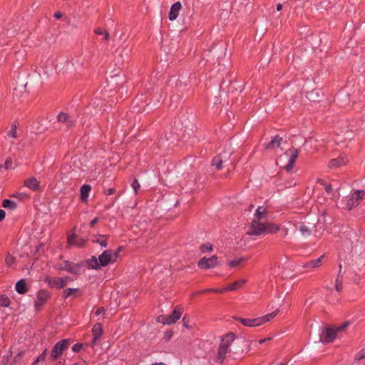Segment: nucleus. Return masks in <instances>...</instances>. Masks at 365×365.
Masks as SVG:
<instances>
[{"instance_id": "obj_1", "label": "nucleus", "mask_w": 365, "mask_h": 365, "mask_svg": "<svg viewBox=\"0 0 365 365\" xmlns=\"http://www.w3.org/2000/svg\"><path fill=\"white\" fill-rule=\"evenodd\" d=\"M267 217L266 209L263 207H258L247 233L250 235H261L277 232L279 229V227L275 224L267 223Z\"/></svg>"}, {"instance_id": "obj_2", "label": "nucleus", "mask_w": 365, "mask_h": 365, "mask_svg": "<svg viewBox=\"0 0 365 365\" xmlns=\"http://www.w3.org/2000/svg\"><path fill=\"white\" fill-rule=\"evenodd\" d=\"M235 339V336L233 333H229L222 338L217 354L215 356L216 361L222 363L224 361L226 354L230 351V346Z\"/></svg>"}, {"instance_id": "obj_3", "label": "nucleus", "mask_w": 365, "mask_h": 365, "mask_svg": "<svg viewBox=\"0 0 365 365\" xmlns=\"http://www.w3.org/2000/svg\"><path fill=\"white\" fill-rule=\"evenodd\" d=\"M117 256L118 252H113L110 250H106L98 257V259L93 257L90 265L94 269H97L99 265L106 266L110 262L115 261Z\"/></svg>"}, {"instance_id": "obj_4", "label": "nucleus", "mask_w": 365, "mask_h": 365, "mask_svg": "<svg viewBox=\"0 0 365 365\" xmlns=\"http://www.w3.org/2000/svg\"><path fill=\"white\" fill-rule=\"evenodd\" d=\"M279 310L277 309L272 313L266 314L265 316L257 317L255 319H245V318H235L236 320L239 321L240 323H242L244 326L248 327H259L272 319L274 318L277 314L279 313Z\"/></svg>"}, {"instance_id": "obj_5", "label": "nucleus", "mask_w": 365, "mask_h": 365, "mask_svg": "<svg viewBox=\"0 0 365 365\" xmlns=\"http://www.w3.org/2000/svg\"><path fill=\"white\" fill-rule=\"evenodd\" d=\"M349 325V323H344V324L339 326L336 328H324L320 334V341L323 343L332 342L337 336V333L345 329Z\"/></svg>"}, {"instance_id": "obj_6", "label": "nucleus", "mask_w": 365, "mask_h": 365, "mask_svg": "<svg viewBox=\"0 0 365 365\" xmlns=\"http://www.w3.org/2000/svg\"><path fill=\"white\" fill-rule=\"evenodd\" d=\"M182 314V309L180 307H176L170 315H160L157 318V321L163 324L170 325L179 320Z\"/></svg>"}, {"instance_id": "obj_7", "label": "nucleus", "mask_w": 365, "mask_h": 365, "mask_svg": "<svg viewBox=\"0 0 365 365\" xmlns=\"http://www.w3.org/2000/svg\"><path fill=\"white\" fill-rule=\"evenodd\" d=\"M68 346V339H65L58 341L52 349L51 353V360L57 359L61 354L63 351L66 350Z\"/></svg>"}, {"instance_id": "obj_8", "label": "nucleus", "mask_w": 365, "mask_h": 365, "mask_svg": "<svg viewBox=\"0 0 365 365\" xmlns=\"http://www.w3.org/2000/svg\"><path fill=\"white\" fill-rule=\"evenodd\" d=\"M51 298V293L46 289H41L37 292L36 300L35 302V310L39 312L42 307Z\"/></svg>"}, {"instance_id": "obj_9", "label": "nucleus", "mask_w": 365, "mask_h": 365, "mask_svg": "<svg viewBox=\"0 0 365 365\" xmlns=\"http://www.w3.org/2000/svg\"><path fill=\"white\" fill-rule=\"evenodd\" d=\"M44 281L48 283V286L51 288L61 289L63 288L68 283V277H46Z\"/></svg>"}, {"instance_id": "obj_10", "label": "nucleus", "mask_w": 365, "mask_h": 365, "mask_svg": "<svg viewBox=\"0 0 365 365\" xmlns=\"http://www.w3.org/2000/svg\"><path fill=\"white\" fill-rule=\"evenodd\" d=\"M365 199L364 190H355L347 201V206L351 210L353 207L358 205L360 202Z\"/></svg>"}, {"instance_id": "obj_11", "label": "nucleus", "mask_w": 365, "mask_h": 365, "mask_svg": "<svg viewBox=\"0 0 365 365\" xmlns=\"http://www.w3.org/2000/svg\"><path fill=\"white\" fill-rule=\"evenodd\" d=\"M217 257L212 256L210 258L203 257L198 262V266L202 269H210L217 266Z\"/></svg>"}, {"instance_id": "obj_12", "label": "nucleus", "mask_w": 365, "mask_h": 365, "mask_svg": "<svg viewBox=\"0 0 365 365\" xmlns=\"http://www.w3.org/2000/svg\"><path fill=\"white\" fill-rule=\"evenodd\" d=\"M68 121V113L61 112L57 115L56 121L53 123V128L54 130H59L60 127L58 123H67Z\"/></svg>"}, {"instance_id": "obj_13", "label": "nucleus", "mask_w": 365, "mask_h": 365, "mask_svg": "<svg viewBox=\"0 0 365 365\" xmlns=\"http://www.w3.org/2000/svg\"><path fill=\"white\" fill-rule=\"evenodd\" d=\"M86 240L83 238L78 237L75 234L70 233V246H74L78 248H81L84 246Z\"/></svg>"}, {"instance_id": "obj_14", "label": "nucleus", "mask_w": 365, "mask_h": 365, "mask_svg": "<svg viewBox=\"0 0 365 365\" xmlns=\"http://www.w3.org/2000/svg\"><path fill=\"white\" fill-rule=\"evenodd\" d=\"M40 182L36 178L31 177L24 180V185L33 191H38L40 188Z\"/></svg>"}, {"instance_id": "obj_15", "label": "nucleus", "mask_w": 365, "mask_h": 365, "mask_svg": "<svg viewBox=\"0 0 365 365\" xmlns=\"http://www.w3.org/2000/svg\"><path fill=\"white\" fill-rule=\"evenodd\" d=\"M348 162V159L346 155H341L339 158L332 159L329 163V168H338L344 165Z\"/></svg>"}, {"instance_id": "obj_16", "label": "nucleus", "mask_w": 365, "mask_h": 365, "mask_svg": "<svg viewBox=\"0 0 365 365\" xmlns=\"http://www.w3.org/2000/svg\"><path fill=\"white\" fill-rule=\"evenodd\" d=\"M92 331H93V339L91 342V344H92V346H94L103 334L101 324L99 323H97L96 324H95L93 328Z\"/></svg>"}, {"instance_id": "obj_17", "label": "nucleus", "mask_w": 365, "mask_h": 365, "mask_svg": "<svg viewBox=\"0 0 365 365\" xmlns=\"http://www.w3.org/2000/svg\"><path fill=\"white\" fill-rule=\"evenodd\" d=\"M181 8L182 6L180 2H176L174 4H173L169 13V19L170 21H174L177 19Z\"/></svg>"}, {"instance_id": "obj_18", "label": "nucleus", "mask_w": 365, "mask_h": 365, "mask_svg": "<svg viewBox=\"0 0 365 365\" xmlns=\"http://www.w3.org/2000/svg\"><path fill=\"white\" fill-rule=\"evenodd\" d=\"M291 153L292 154H291V157L289 160V162H288L287 165H286L284 167L286 170L288 172L292 170L293 165L298 157L299 152L297 149H293L292 150H291Z\"/></svg>"}, {"instance_id": "obj_19", "label": "nucleus", "mask_w": 365, "mask_h": 365, "mask_svg": "<svg viewBox=\"0 0 365 365\" xmlns=\"http://www.w3.org/2000/svg\"><path fill=\"white\" fill-rule=\"evenodd\" d=\"M15 288L16 291L20 294H26L28 292L26 280L24 279L19 280L16 284Z\"/></svg>"}, {"instance_id": "obj_20", "label": "nucleus", "mask_w": 365, "mask_h": 365, "mask_svg": "<svg viewBox=\"0 0 365 365\" xmlns=\"http://www.w3.org/2000/svg\"><path fill=\"white\" fill-rule=\"evenodd\" d=\"M324 258H325V255H323L318 259L312 260V261L306 263L303 267H308V268H309V267L317 268L323 264V261H324Z\"/></svg>"}, {"instance_id": "obj_21", "label": "nucleus", "mask_w": 365, "mask_h": 365, "mask_svg": "<svg viewBox=\"0 0 365 365\" xmlns=\"http://www.w3.org/2000/svg\"><path fill=\"white\" fill-rule=\"evenodd\" d=\"M282 138H279V135L274 136L272 140L265 145L266 149H272L279 147L281 144Z\"/></svg>"}, {"instance_id": "obj_22", "label": "nucleus", "mask_w": 365, "mask_h": 365, "mask_svg": "<svg viewBox=\"0 0 365 365\" xmlns=\"http://www.w3.org/2000/svg\"><path fill=\"white\" fill-rule=\"evenodd\" d=\"M297 229L300 231L302 235L308 237L311 235L312 228L306 225L304 223H299L297 225Z\"/></svg>"}, {"instance_id": "obj_23", "label": "nucleus", "mask_w": 365, "mask_h": 365, "mask_svg": "<svg viewBox=\"0 0 365 365\" xmlns=\"http://www.w3.org/2000/svg\"><path fill=\"white\" fill-rule=\"evenodd\" d=\"M245 282H246L245 279H240V280L236 281V282H233L232 284H230L227 287H225V289L227 291L237 290V289H240V287H242L245 284Z\"/></svg>"}, {"instance_id": "obj_24", "label": "nucleus", "mask_w": 365, "mask_h": 365, "mask_svg": "<svg viewBox=\"0 0 365 365\" xmlns=\"http://www.w3.org/2000/svg\"><path fill=\"white\" fill-rule=\"evenodd\" d=\"M2 207H4L6 209L14 210L17 207V204L16 202L11 200L4 199L2 201Z\"/></svg>"}, {"instance_id": "obj_25", "label": "nucleus", "mask_w": 365, "mask_h": 365, "mask_svg": "<svg viewBox=\"0 0 365 365\" xmlns=\"http://www.w3.org/2000/svg\"><path fill=\"white\" fill-rule=\"evenodd\" d=\"M91 186L88 185H84L81 188V198L82 201L86 202L88 197V193L91 191Z\"/></svg>"}, {"instance_id": "obj_26", "label": "nucleus", "mask_w": 365, "mask_h": 365, "mask_svg": "<svg viewBox=\"0 0 365 365\" xmlns=\"http://www.w3.org/2000/svg\"><path fill=\"white\" fill-rule=\"evenodd\" d=\"M106 238L107 237L106 235H100L98 238L93 239V242L98 243L102 247H106L108 246Z\"/></svg>"}, {"instance_id": "obj_27", "label": "nucleus", "mask_w": 365, "mask_h": 365, "mask_svg": "<svg viewBox=\"0 0 365 365\" xmlns=\"http://www.w3.org/2000/svg\"><path fill=\"white\" fill-rule=\"evenodd\" d=\"M317 182L324 187L325 191L328 195L334 194V190L331 185L327 184L323 180L321 179H319L317 180Z\"/></svg>"}, {"instance_id": "obj_28", "label": "nucleus", "mask_w": 365, "mask_h": 365, "mask_svg": "<svg viewBox=\"0 0 365 365\" xmlns=\"http://www.w3.org/2000/svg\"><path fill=\"white\" fill-rule=\"evenodd\" d=\"M11 304V299L5 294L0 296V306L3 307H8Z\"/></svg>"}, {"instance_id": "obj_29", "label": "nucleus", "mask_w": 365, "mask_h": 365, "mask_svg": "<svg viewBox=\"0 0 365 365\" xmlns=\"http://www.w3.org/2000/svg\"><path fill=\"white\" fill-rule=\"evenodd\" d=\"M19 123L17 120H15L12 125H11V129L9 133V135L14 138H17V131H16V129H17V127L19 126Z\"/></svg>"}, {"instance_id": "obj_30", "label": "nucleus", "mask_w": 365, "mask_h": 365, "mask_svg": "<svg viewBox=\"0 0 365 365\" xmlns=\"http://www.w3.org/2000/svg\"><path fill=\"white\" fill-rule=\"evenodd\" d=\"M232 152L231 150H227L219 155L223 163H226L230 159Z\"/></svg>"}, {"instance_id": "obj_31", "label": "nucleus", "mask_w": 365, "mask_h": 365, "mask_svg": "<svg viewBox=\"0 0 365 365\" xmlns=\"http://www.w3.org/2000/svg\"><path fill=\"white\" fill-rule=\"evenodd\" d=\"M55 267L58 270H68V260H63L62 262H58Z\"/></svg>"}, {"instance_id": "obj_32", "label": "nucleus", "mask_w": 365, "mask_h": 365, "mask_svg": "<svg viewBox=\"0 0 365 365\" xmlns=\"http://www.w3.org/2000/svg\"><path fill=\"white\" fill-rule=\"evenodd\" d=\"M222 164H223V162H222V160L219 155H217L213 158L212 165L216 167L217 170H220L222 168Z\"/></svg>"}, {"instance_id": "obj_33", "label": "nucleus", "mask_w": 365, "mask_h": 365, "mask_svg": "<svg viewBox=\"0 0 365 365\" xmlns=\"http://www.w3.org/2000/svg\"><path fill=\"white\" fill-rule=\"evenodd\" d=\"M245 261V259L241 257V258H238L236 259L230 260L228 262V264L232 267H235L239 266L240 264H242Z\"/></svg>"}, {"instance_id": "obj_34", "label": "nucleus", "mask_w": 365, "mask_h": 365, "mask_svg": "<svg viewBox=\"0 0 365 365\" xmlns=\"http://www.w3.org/2000/svg\"><path fill=\"white\" fill-rule=\"evenodd\" d=\"M11 351H9L7 355L3 356L0 361V365H7L10 358L11 357Z\"/></svg>"}, {"instance_id": "obj_35", "label": "nucleus", "mask_w": 365, "mask_h": 365, "mask_svg": "<svg viewBox=\"0 0 365 365\" xmlns=\"http://www.w3.org/2000/svg\"><path fill=\"white\" fill-rule=\"evenodd\" d=\"M82 295V291L78 289H71L70 288V297H73L74 298L79 297Z\"/></svg>"}, {"instance_id": "obj_36", "label": "nucleus", "mask_w": 365, "mask_h": 365, "mask_svg": "<svg viewBox=\"0 0 365 365\" xmlns=\"http://www.w3.org/2000/svg\"><path fill=\"white\" fill-rule=\"evenodd\" d=\"M12 164H13V160H12L11 157H8L5 161L4 165H3L4 170H9V168H11Z\"/></svg>"}, {"instance_id": "obj_37", "label": "nucleus", "mask_w": 365, "mask_h": 365, "mask_svg": "<svg viewBox=\"0 0 365 365\" xmlns=\"http://www.w3.org/2000/svg\"><path fill=\"white\" fill-rule=\"evenodd\" d=\"M84 347L83 344L78 343L72 346V351L75 353L80 352Z\"/></svg>"}, {"instance_id": "obj_38", "label": "nucleus", "mask_w": 365, "mask_h": 365, "mask_svg": "<svg viewBox=\"0 0 365 365\" xmlns=\"http://www.w3.org/2000/svg\"><path fill=\"white\" fill-rule=\"evenodd\" d=\"M335 289L337 292H340L342 289V284H341V279L339 277V274L337 276V278L336 279V284H335Z\"/></svg>"}, {"instance_id": "obj_39", "label": "nucleus", "mask_w": 365, "mask_h": 365, "mask_svg": "<svg viewBox=\"0 0 365 365\" xmlns=\"http://www.w3.org/2000/svg\"><path fill=\"white\" fill-rule=\"evenodd\" d=\"M47 354V350L45 349L42 354L36 359V361L33 363L32 365H35L36 364H37L38 362L41 361H44L45 358H46V356Z\"/></svg>"}, {"instance_id": "obj_40", "label": "nucleus", "mask_w": 365, "mask_h": 365, "mask_svg": "<svg viewBox=\"0 0 365 365\" xmlns=\"http://www.w3.org/2000/svg\"><path fill=\"white\" fill-rule=\"evenodd\" d=\"M200 250L202 252H205L207 251L208 252H210L212 250V245H208V244H204L201 246L200 247Z\"/></svg>"}, {"instance_id": "obj_41", "label": "nucleus", "mask_w": 365, "mask_h": 365, "mask_svg": "<svg viewBox=\"0 0 365 365\" xmlns=\"http://www.w3.org/2000/svg\"><path fill=\"white\" fill-rule=\"evenodd\" d=\"M365 357V349H361L355 356L356 359L359 361Z\"/></svg>"}, {"instance_id": "obj_42", "label": "nucleus", "mask_w": 365, "mask_h": 365, "mask_svg": "<svg viewBox=\"0 0 365 365\" xmlns=\"http://www.w3.org/2000/svg\"><path fill=\"white\" fill-rule=\"evenodd\" d=\"M132 188L135 191V193H137L138 189L140 188V185L138 181V180H134V181L131 184Z\"/></svg>"}, {"instance_id": "obj_43", "label": "nucleus", "mask_w": 365, "mask_h": 365, "mask_svg": "<svg viewBox=\"0 0 365 365\" xmlns=\"http://www.w3.org/2000/svg\"><path fill=\"white\" fill-rule=\"evenodd\" d=\"M12 197L24 200V198H29V195L24 193H16L12 195Z\"/></svg>"}, {"instance_id": "obj_44", "label": "nucleus", "mask_w": 365, "mask_h": 365, "mask_svg": "<svg viewBox=\"0 0 365 365\" xmlns=\"http://www.w3.org/2000/svg\"><path fill=\"white\" fill-rule=\"evenodd\" d=\"M5 262L7 265L11 266L14 263V259L12 257H6Z\"/></svg>"}, {"instance_id": "obj_45", "label": "nucleus", "mask_w": 365, "mask_h": 365, "mask_svg": "<svg viewBox=\"0 0 365 365\" xmlns=\"http://www.w3.org/2000/svg\"><path fill=\"white\" fill-rule=\"evenodd\" d=\"M225 291H227L225 288L224 289H212V292L217 294H221L224 292Z\"/></svg>"}, {"instance_id": "obj_46", "label": "nucleus", "mask_w": 365, "mask_h": 365, "mask_svg": "<svg viewBox=\"0 0 365 365\" xmlns=\"http://www.w3.org/2000/svg\"><path fill=\"white\" fill-rule=\"evenodd\" d=\"M6 217V212L4 210H0V222H1Z\"/></svg>"}, {"instance_id": "obj_47", "label": "nucleus", "mask_w": 365, "mask_h": 365, "mask_svg": "<svg viewBox=\"0 0 365 365\" xmlns=\"http://www.w3.org/2000/svg\"><path fill=\"white\" fill-rule=\"evenodd\" d=\"M23 352H19L18 354H16L14 358V361L16 362L19 359H20L22 357Z\"/></svg>"}, {"instance_id": "obj_48", "label": "nucleus", "mask_w": 365, "mask_h": 365, "mask_svg": "<svg viewBox=\"0 0 365 365\" xmlns=\"http://www.w3.org/2000/svg\"><path fill=\"white\" fill-rule=\"evenodd\" d=\"M106 30L101 29H97L95 30V33L98 35H104V32Z\"/></svg>"}, {"instance_id": "obj_49", "label": "nucleus", "mask_w": 365, "mask_h": 365, "mask_svg": "<svg viewBox=\"0 0 365 365\" xmlns=\"http://www.w3.org/2000/svg\"><path fill=\"white\" fill-rule=\"evenodd\" d=\"M104 312H105L104 308L101 307V308H99V309H98L96 310V314L97 316H98V315H100V314H101L104 313Z\"/></svg>"}, {"instance_id": "obj_50", "label": "nucleus", "mask_w": 365, "mask_h": 365, "mask_svg": "<svg viewBox=\"0 0 365 365\" xmlns=\"http://www.w3.org/2000/svg\"><path fill=\"white\" fill-rule=\"evenodd\" d=\"M98 222V217H96L94 218L91 222H90V225L91 227H94L95 225Z\"/></svg>"}, {"instance_id": "obj_51", "label": "nucleus", "mask_w": 365, "mask_h": 365, "mask_svg": "<svg viewBox=\"0 0 365 365\" xmlns=\"http://www.w3.org/2000/svg\"><path fill=\"white\" fill-rule=\"evenodd\" d=\"M54 17L56 18V19H60L62 17V13L60 12V11H56L55 14H54Z\"/></svg>"}, {"instance_id": "obj_52", "label": "nucleus", "mask_w": 365, "mask_h": 365, "mask_svg": "<svg viewBox=\"0 0 365 365\" xmlns=\"http://www.w3.org/2000/svg\"><path fill=\"white\" fill-rule=\"evenodd\" d=\"M63 297L65 298L68 297V289H66L63 290Z\"/></svg>"}, {"instance_id": "obj_53", "label": "nucleus", "mask_w": 365, "mask_h": 365, "mask_svg": "<svg viewBox=\"0 0 365 365\" xmlns=\"http://www.w3.org/2000/svg\"><path fill=\"white\" fill-rule=\"evenodd\" d=\"M270 340V338H265V339H262L259 341V344H263L264 343L265 341H269Z\"/></svg>"}, {"instance_id": "obj_54", "label": "nucleus", "mask_w": 365, "mask_h": 365, "mask_svg": "<svg viewBox=\"0 0 365 365\" xmlns=\"http://www.w3.org/2000/svg\"><path fill=\"white\" fill-rule=\"evenodd\" d=\"M104 38L106 40H108L109 38V34L107 31H105L104 32Z\"/></svg>"}, {"instance_id": "obj_55", "label": "nucleus", "mask_w": 365, "mask_h": 365, "mask_svg": "<svg viewBox=\"0 0 365 365\" xmlns=\"http://www.w3.org/2000/svg\"><path fill=\"white\" fill-rule=\"evenodd\" d=\"M282 9V4L279 3L277 5V11H280L281 9Z\"/></svg>"}, {"instance_id": "obj_56", "label": "nucleus", "mask_w": 365, "mask_h": 365, "mask_svg": "<svg viewBox=\"0 0 365 365\" xmlns=\"http://www.w3.org/2000/svg\"><path fill=\"white\" fill-rule=\"evenodd\" d=\"M182 322L184 323V326H185V327L188 328V325L187 324L185 317H183V319H182Z\"/></svg>"}, {"instance_id": "obj_57", "label": "nucleus", "mask_w": 365, "mask_h": 365, "mask_svg": "<svg viewBox=\"0 0 365 365\" xmlns=\"http://www.w3.org/2000/svg\"><path fill=\"white\" fill-rule=\"evenodd\" d=\"M113 192H114V189H108L107 194L108 195H111V194L113 193Z\"/></svg>"}, {"instance_id": "obj_58", "label": "nucleus", "mask_w": 365, "mask_h": 365, "mask_svg": "<svg viewBox=\"0 0 365 365\" xmlns=\"http://www.w3.org/2000/svg\"><path fill=\"white\" fill-rule=\"evenodd\" d=\"M56 365H65V360L63 361H59Z\"/></svg>"}, {"instance_id": "obj_59", "label": "nucleus", "mask_w": 365, "mask_h": 365, "mask_svg": "<svg viewBox=\"0 0 365 365\" xmlns=\"http://www.w3.org/2000/svg\"><path fill=\"white\" fill-rule=\"evenodd\" d=\"M212 292V289H205V290L202 291V293H206V292Z\"/></svg>"}, {"instance_id": "obj_60", "label": "nucleus", "mask_w": 365, "mask_h": 365, "mask_svg": "<svg viewBox=\"0 0 365 365\" xmlns=\"http://www.w3.org/2000/svg\"><path fill=\"white\" fill-rule=\"evenodd\" d=\"M66 167H62V168H61V174L64 173L63 172H64V171H66Z\"/></svg>"}, {"instance_id": "obj_61", "label": "nucleus", "mask_w": 365, "mask_h": 365, "mask_svg": "<svg viewBox=\"0 0 365 365\" xmlns=\"http://www.w3.org/2000/svg\"><path fill=\"white\" fill-rule=\"evenodd\" d=\"M66 242L68 244V240H69V237H68V232H66Z\"/></svg>"}, {"instance_id": "obj_62", "label": "nucleus", "mask_w": 365, "mask_h": 365, "mask_svg": "<svg viewBox=\"0 0 365 365\" xmlns=\"http://www.w3.org/2000/svg\"><path fill=\"white\" fill-rule=\"evenodd\" d=\"M152 365H165V364L160 362V363H156V364H152Z\"/></svg>"}, {"instance_id": "obj_63", "label": "nucleus", "mask_w": 365, "mask_h": 365, "mask_svg": "<svg viewBox=\"0 0 365 365\" xmlns=\"http://www.w3.org/2000/svg\"><path fill=\"white\" fill-rule=\"evenodd\" d=\"M4 169V165H0V171Z\"/></svg>"}, {"instance_id": "obj_64", "label": "nucleus", "mask_w": 365, "mask_h": 365, "mask_svg": "<svg viewBox=\"0 0 365 365\" xmlns=\"http://www.w3.org/2000/svg\"><path fill=\"white\" fill-rule=\"evenodd\" d=\"M77 365H83V362H81L80 364H78Z\"/></svg>"}]
</instances>
